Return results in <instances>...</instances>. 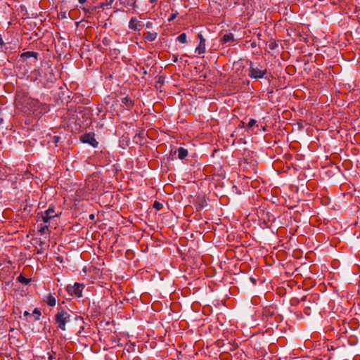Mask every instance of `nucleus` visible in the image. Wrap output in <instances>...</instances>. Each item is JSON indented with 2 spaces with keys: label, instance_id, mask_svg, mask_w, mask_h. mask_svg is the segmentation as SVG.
Returning a JSON list of instances; mask_svg holds the SVG:
<instances>
[{
  "label": "nucleus",
  "instance_id": "nucleus-23",
  "mask_svg": "<svg viewBox=\"0 0 360 360\" xmlns=\"http://www.w3.org/2000/svg\"><path fill=\"white\" fill-rule=\"evenodd\" d=\"M33 314L36 315L35 320L39 321L40 319L41 313L39 309L35 308L33 311Z\"/></svg>",
  "mask_w": 360,
  "mask_h": 360
},
{
  "label": "nucleus",
  "instance_id": "nucleus-6",
  "mask_svg": "<svg viewBox=\"0 0 360 360\" xmlns=\"http://www.w3.org/2000/svg\"><path fill=\"white\" fill-rule=\"evenodd\" d=\"M38 214L40 215L41 220L45 224L49 223L51 219L58 216V214L55 212L53 206L49 207L48 210H45L44 212H41Z\"/></svg>",
  "mask_w": 360,
  "mask_h": 360
},
{
  "label": "nucleus",
  "instance_id": "nucleus-20",
  "mask_svg": "<svg viewBox=\"0 0 360 360\" xmlns=\"http://www.w3.org/2000/svg\"><path fill=\"white\" fill-rule=\"evenodd\" d=\"M172 13L171 15L168 18L169 22L174 20L176 18V16L179 15L178 11L176 10L172 9Z\"/></svg>",
  "mask_w": 360,
  "mask_h": 360
},
{
  "label": "nucleus",
  "instance_id": "nucleus-25",
  "mask_svg": "<svg viewBox=\"0 0 360 360\" xmlns=\"http://www.w3.org/2000/svg\"><path fill=\"white\" fill-rule=\"evenodd\" d=\"M102 43H103V44L104 46H108V45L110 44V40L108 38L105 37V38H103V40H102Z\"/></svg>",
  "mask_w": 360,
  "mask_h": 360
},
{
  "label": "nucleus",
  "instance_id": "nucleus-34",
  "mask_svg": "<svg viewBox=\"0 0 360 360\" xmlns=\"http://www.w3.org/2000/svg\"><path fill=\"white\" fill-rule=\"evenodd\" d=\"M97 110H98V113H100V112H103V108L102 106H101V107H99V106H98V107L97 108Z\"/></svg>",
  "mask_w": 360,
  "mask_h": 360
},
{
  "label": "nucleus",
  "instance_id": "nucleus-8",
  "mask_svg": "<svg viewBox=\"0 0 360 360\" xmlns=\"http://www.w3.org/2000/svg\"><path fill=\"white\" fill-rule=\"evenodd\" d=\"M128 27L130 30L140 31L142 29L143 25L136 18H131Z\"/></svg>",
  "mask_w": 360,
  "mask_h": 360
},
{
  "label": "nucleus",
  "instance_id": "nucleus-39",
  "mask_svg": "<svg viewBox=\"0 0 360 360\" xmlns=\"http://www.w3.org/2000/svg\"><path fill=\"white\" fill-rule=\"evenodd\" d=\"M240 127H245V123L243 122H241V124L240 125Z\"/></svg>",
  "mask_w": 360,
  "mask_h": 360
},
{
  "label": "nucleus",
  "instance_id": "nucleus-15",
  "mask_svg": "<svg viewBox=\"0 0 360 360\" xmlns=\"http://www.w3.org/2000/svg\"><path fill=\"white\" fill-rule=\"evenodd\" d=\"M188 155V150L183 148V147H180L178 149V158L180 159V160H184L186 158V157H187Z\"/></svg>",
  "mask_w": 360,
  "mask_h": 360
},
{
  "label": "nucleus",
  "instance_id": "nucleus-11",
  "mask_svg": "<svg viewBox=\"0 0 360 360\" xmlns=\"http://www.w3.org/2000/svg\"><path fill=\"white\" fill-rule=\"evenodd\" d=\"M115 0H105L103 2H101L97 6H95L93 10L101 8L104 10L105 8L109 9L111 8L112 4Z\"/></svg>",
  "mask_w": 360,
  "mask_h": 360
},
{
  "label": "nucleus",
  "instance_id": "nucleus-26",
  "mask_svg": "<svg viewBox=\"0 0 360 360\" xmlns=\"http://www.w3.org/2000/svg\"><path fill=\"white\" fill-rule=\"evenodd\" d=\"M48 229H49V226L46 225V226H41V227L40 228V229L39 230V231L41 234H44V233H45V231H46V230H48Z\"/></svg>",
  "mask_w": 360,
  "mask_h": 360
},
{
  "label": "nucleus",
  "instance_id": "nucleus-32",
  "mask_svg": "<svg viewBox=\"0 0 360 360\" xmlns=\"http://www.w3.org/2000/svg\"><path fill=\"white\" fill-rule=\"evenodd\" d=\"M82 9L84 12H86V13H91L90 10H89V8H87L83 7V8H82Z\"/></svg>",
  "mask_w": 360,
  "mask_h": 360
},
{
  "label": "nucleus",
  "instance_id": "nucleus-19",
  "mask_svg": "<svg viewBox=\"0 0 360 360\" xmlns=\"http://www.w3.org/2000/svg\"><path fill=\"white\" fill-rule=\"evenodd\" d=\"M163 205L159 201L155 200L153 203V208L155 209L157 211H160L162 209Z\"/></svg>",
  "mask_w": 360,
  "mask_h": 360
},
{
  "label": "nucleus",
  "instance_id": "nucleus-40",
  "mask_svg": "<svg viewBox=\"0 0 360 360\" xmlns=\"http://www.w3.org/2000/svg\"><path fill=\"white\" fill-rule=\"evenodd\" d=\"M90 218H91V219H93L94 218V214H91V215H90Z\"/></svg>",
  "mask_w": 360,
  "mask_h": 360
},
{
  "label": "nucleus",
  "instance_id": "nucleus-18",
  "mask_svg": "<svg viewBox=\"0 0 360 360\" xmlns=\"http://www.w3.org/2000/svg\"><path fill=\"white\" fill-rule=\"evenodd\" d=\"M176 40L178 41H179L180 43H182V44H186L187 43V36H186V33H181L180 34L177 38H176Z\"/></svg>",
  "mask_w": 360,
  "mask_h": 360
},
{
  "label": "nucleus",
  "instance_id": "nucleus-16",
  "mask_svg": "<svg viewBox=\"0 0 360 360\" xmlns=\"http://www.w3.org/2000/svg\"><path fill=\"white\" fill-rule=\"evenodd\" d=\"M45 301L46 304L50 307H54L56 303V298L51 295H49Z\"/></svg>",
  "mask_w": 360,
  "mask_h": 360
},
{
  "label": "nucleus",
  "instance_id": "nucleus-24",
  "mask_svg": "<svg viewBox=\"0 0 360 360\" xmlns=\"http://www.w3.org/2000/svg\"><path fill=\"white\" fill-rule=\"evenodd\" d=\"M51 139V142L53 143L56 146H58V143L60 141V137L59 136H53Z\"/></svg>",
  "mask_w": 360,
  "mask_h": 360
},
{
  "label": "nucleus",
  "instance_id": "nucleus-28",
  "mask_svg": "<svg viewBox=\"0 0 360 360\" xmlns=\"http://www.w3.org/2000/svg\"><path fill=\"white\" fill-rule=\"evenodd\" d=\"M127 4L128 5H131L133 7H135L136 6V1L134 0H127Z\"/></svg>",
  "mask_w": 360,
  "mask_h": 360
},
{
  "label": "nucleus",
  "instance_id": "nucleus-31",
  "mask_svg": "<svg viewBox=\"0 0 360 360\" xmlns=\"http://www.w3.org/2000/svg\"><path fill=\"white\" fill-rule=\"evenodd\" d=\"M172 60H173V62H174V63H176V62H177V60H178L177 56H176V55H173Z\"/></svg>",
  "mask_w": 360,
  "mask_h": 360
},
{
  "label": "nucleus",
  "instance_id": "nucleus-41",
  "mask_svg": "<svg viewBox=\"0 0 360 360\" xmlns=\"http://www.w3.org/2000/svg\"><path fill=\"white\" fill-rule=\"evenodd\" d=\"M150 1L151 3H153V2H155V0H150Z\"/></svg>",
  "mask_w": 360,
  "mask_h": 360
},
{
  "label": "nucleus",
  "instance_id": "nucleus-10",
  "mask_svg": "<svg viewBox=\"0 0 360 360\" xmlns=\"http://www.w3.org/2000/svg\"><path fill=\"white\" fill-rule=\"evenodd\" d=\"M121 101H122V103L126 107V108L127 110H131L134 105V101L129 96H127L122 98L121 99Z\"/></svg>",
  "mask_w": 360,
  "mask_h": 360
},
{
  "label": "nucleus",
  "instance_id": "nucleus-7",
  "mask_svg": "<svg viewBox=\"0 0 360 360\" xmlns=\"http://www.w3.org/2000/svg\"><path fill=\"white\" fill-rule=\"evenodd\" d=\"M198 39L199 40V43L195 48V52L199 55L203 54L205 53V39L204 38L202 33L198 34Z\"/></svg>",
  "mask_w": 360,
  "mask_h": 360
},
{
  "label": "nucleus",
  "instance_id": "nucleus-17",
  "mask_svg": "<svg viewBox=\"0 0 360 360\" xmlns=\"http://www.w3.org/2000/svg\"><path fill=\"white\" fill-rule=\"evenodd\" d=\"M17 280L20 283L25 285L28 284L31 281L30 278H25L24 276H22V274H20L19 276L17 278Z\"/></svg>",
  "mask_w": 360,
  "mask_h": 360
},
{
  "label": "nucleus",
  "instance_id": "nucleus-43",
  "mask_svg": "<svg viewBox=\"0 0 360 360\" xmlns=\"http://www.w3.org/2000/svg\"><path fill=\"white\" fill-rule=\"evenodd\" d=\"M252 281L255 282V280L254 278H252Z\"/></svg>",
  "mask_w": 360,
  "mask_h": 360
},
{
  "label": "nucleus",
  "instance_id": "nucleus-3",
  "mask_svg": "<svg viewBox=\"0 0 360 360\" xmlns=\"http://www.w3.org/2000/svg\"><path fill=\"white\" fill-rule=\"evenodd\" d=\"M71 321V315L70 312L63 307L58 309L55 315V323L57 328L61 330H66V324Z\"/></svg>",
  "mask_w": 360,
  "mask_h": 360
},
{
  "label": "nucleus",
  "instance_id": "nucleus-22",
  "mask_svg": "<svg viewBox=\"0 0 360 360\" xmlns=\"http://www.w3.org/2000/svg\"><path fill=\"white\" fill-rule=\"evenodd\" d=\"M257 121L255 119H250L246 125L247 130H250L253 126L256 124Z\"/></svg>",
  "mask_w": 360,
  "mask_h": 360
},
{
  "label": "nucleus",
  "instance_id": "nucleus-21",
  "mask_svg": "<svg viewBox=\"0 0 360 360\" xmlns=\"http://www.w3.org/2000/svg\"><path fill=\"white\" fill-rule=\"evenodd\" d=\"M268 46L270 50H274L277 48L278 44L276 41L271 40L269 42Z\"/></svg>",
  "mask_w": 360,
  "mask_h": 360
},
{
  "label": "nucleus",
  "instance_id": "nucleus-27",
  "mask_svg": "<svg viewBox=\"0 0 360 360\" xmlns=\"http://www.w3.org/2000/svg\"><path fill=\"white\" fill-rule=\"evenodd\" d=\"M4 46V43L3 39L1 37V35L0 34V51H3Z\"/></svg>",
  "mask_w": 360,
  "mask_h": 360
},
{
  "label": "nucleus",
  "instance_id": "nucleus-29",
  "mask_svg": "<svg viewBox=\"0 0 360 360\" xmlns=\"http://www.w3.org/2000/svg\"><path fill=\"white\" fill-rule=\"evenodd\" d=\"M153 24L152 22H147L146 24V28L150 29L153 27Z\"/></svg>",
  "mask_w": 360,
  "mask_h": 360
},
{
  "label": "nucleus",
  "instance_id": "nucleus-38",
  "mask_svg": "<svg viewBox=\"0 0 360 360\" xmlns=\"http://www.w3.org/2000/svg\"><path fill=\"white\" fill-rule=\"evenodd\" d=\"M3 122H4V119L2 117H0V125H1Z\"/></svg>",
  "mask_w": 360,
  "mask_h": 360
},
{
  "label": "nucleus",
  "instance_id": "nucleus-12",
  "mask_svg": "<svg viewBox=\"0 0 360 360\" xmlns=\"http://www.w3.org/2000/svg\"><path fill=\"white\" fill-rule=\"evenodd\" d=\"M222 44L235 41L234 35L232 33L225 34L220 39Z\"/></svg>",
  "mask_w": 360,
  "mask_h": 360
},
{
  "label": "nucleus",
  "instance_id": "nucleus-13",
  "mask_svg": "<svg viewBox=\"0 0 360 360\" xmlns=\"http://www.w3.org/2000/svg\"><path fill=\"white\" fill-rule=\"evenodd\" d=\"M38 56H39V53L37 52H34V51H27V52H23L22 53L20 54V58H34V62H36L38 59Z\"/></svg>",
  "mask_w": 360,
  "mask_h": 360
},
{
  "label": "nucleus",
  "instance_id": "nucleus-36",
  "mask_svg": "<svg viewBox=\"0 0 360 360\" xmlns=\"http://www.w3.org/2000/svg\"><path fill=\"white\" fill-rule=\"evenodd\" d=\"M78 1L79 4H83L86 1V0H78Z\"/></svg>",
  "mask_w": 360,
  "mask_h": 360
},
{
  "label": "nucleus",
  "instance_id": "nucleus-9",
  "mask_svg": "<svg viewBox=\"0 0 360 360\" xmlns=\"http://www.w3.org/2000/svg\"><path fill=\"white\" fill-rule=\"evenodd\" d=\"M275 313L276 309L274 307H266L262 310V317L263 319H266V321H268V319L272 317Z\"/></svg>",
  "mask_w": 360,
  "mask_h": 360
},
{
  "label": "nucleus",
  "instance_id": "nucleus-5",
  "mask_svg": "<svg viewBox=\"0 0 360 360\" xmlns=\"http://www.w3.org/2000/svg\"><path fill=\"white\" fill-rule=\"evenodd\" d=\"M79 140L84 143H88L94 148L98 146V142L95 139V134L94 132L86 133L82 135Z\"/></svg>",
  "mask_w": 360,
  "mask_h": 360
},
{
  "label": "nucleus",
  "instance_id": "nucleus-14",
  "mask_svg": "<svg viewBox=\"0 0 360 360\" xmlns=\"http://www.w3.org/2000/svg\"><path fill=\"white\" fill-rule=\"evenodd\" d=\"M157 37H158V33L155 32H147L143 33V38L146 41H155Z\"/></svg>",
  "mask_w": 360,
  "mask_h": 360
},
{
  "label": "nucleus",
  "instance_id": "nucleus-42",
  "mask_svg": "<svg viewBox=\"0 0 360 360\" xmlns=\"http://www.w3.org/2000/svg\"><path fill=\"white\" fill-rule=\"evenodd\" d=\"M262 129H263V131H266V128H265V127H262Z\"/></svg>",
  "mask_w": 360,
  "mask_h": 360
},
{
  "label": "nucleus",
  "instance_id": "nucleus-37",
  "mask_svg": "<svg viewBox=\"0 0 360 360\" xmlns=\"http://www.w3.org/2000/svg\"><path fill=\"white\" fill-rule=\"evenodd\" d=\"M28 315H30V313H29L28 311H25L24 312V316H28Z\"/></svg>",
  "mask_w": 360,
  "mask_h": 360
},
{
  "label": "nucleus",
  "instance_id": "nucleus-33",
  "mask_svg": "<svg viewBox=\"0 0 360 360\" xmlns=\"http://www.w3.org/2000/svg\"><path fill=\"white\" fill-rule=\"evenodd\" d=\"M48 355H49V357H48L49 360H53L54 359V356L51 354L48 353Z\"/></svg>",
  "mask_w": 360,
  "mask_h": 360
},
{
  "label": "nucleus",
  "instance_id": "nucleus-30",
  "mask_svg": "<svg viewBox=\"0 0 360 360\" xmlns=\"http://www.w3.org/2000/svg\"><path fill=\"white\" fill-rule=\"evenodd\" d=\"M141 72H142V74H143V75H146L147 74V70H146V69L145 68H143V67H141Z\"/></svg>",
  "mask_w": 360,
  "mask_h": 360
},
{
  "label": "nucleus",
  "instance_id": "nucleus-2",
  "mask_svg": "<svg viewBox=\"0 0 360 360\" xmlns=\"http://www.w3.org/2000/svg\"><path fill=\"white\" fill-rule=\"evenodd\" d=\"M248 77L256 80L266 78L268 70L266 68L259 63L248 61Z\"/></svg>",
  "mask_w": 360,
  "mask_h": 360
},
{
  "label": "nucleus",
  "instance_id": "nucleus-1",
  "mask_svg": "<svg viewBox=\"0 0 360 360\" xmlns=\"http://www.w3.org/2000/svg\"><path fill=\"white\" fill-rule=\"evenodd\" d=\"M15 103L18 108L24 112L39 108L41 105L37 99L29 96L28 93L24 90H17L15 96Z\"/></svg>",
  "mask_w": 360,
  "mask_h": 360
},
{
  "label": "nucleus",
  "instance_id": "nucleus-4",
  "mask_svg": "<svg viewBox=\"0 0 360 360\" xmlns=\"http://www.w3.org/2000/svg\"><path fill=\"white\" fill-rule=\"evenodd\" d=\"M85 285L83 283L76 282L73 285H67L66 290L70 295L79 298L83 296L82 291Z\"/></svg>",
  "mask_w": 360,
  "mask_h": 360
},
{
  "label": "nucleus",
  "instance_id": "nucleus-35",
  "mask_svg": "<svg viewBox=\"0 0 360 360\" xmlns=\"http://www.w3.org/2000/svg\"><path fill=\"white\" fill-rule=\"evenodd\" d=\"M251 46H252V48L256 47V46H257L256 42H255V41H252V42L251 43Z\"/></svg>",
  "mask_w": 360,
  "mask_h": 360
}]
</instances>
